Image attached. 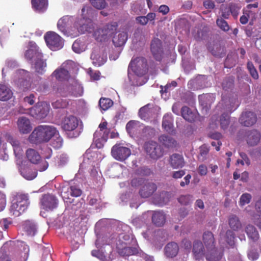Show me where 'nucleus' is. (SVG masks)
<instances>
[{"mask_svg": "<svg viewBox=\"0 0 261 261\" xmlns=\"http://www.w3.org/2000/svg\"><path fill=\"white\" fill-rule=\"evenodd\" d=\"M57 132L58 130L53 126L39 125L31 134L29 140L31 143L35 144L47 143Z\"/></svg>", "mask_w": 261, "mask_h": 261, "instance_id": "nucleus-1", "label": "nucleus"}, {"mask_svg": "<svg viewBox=\"0 0 261 261\" xmlns=\"http://www.w3.org/2000/svg\"><path fill=\"white\" fill-rule=\"evenodd\" d=\"M93 13V10L91 7L84 6L82 9L83 18L79 22L75 23L78 32L84 34L86 32L90 33L94 29V23L90 18Z\"/></svg>", "mask_w": 261, "mask_h": 261, "instance_id": "nucleus-2", "label": "nucleus"}, {"mask_svg": "<svg viewBox=\"0 0 261 261\" xmlns=\"http://www.w3.org/2000/svg\"><path fill=\"white\" fill-rule=\"evenodd\" d=\"M61 127L67 133L68 136L70 138H75L79 136L77 131H75L79 125V120L73 115L65 116L61 122Z\"/></svg>", "mask_w": 261, "mask_h": 261, "instance_id": "nucleus-3", "label": "nucleus"}, {"mask_svg": "<svg viewBox=\"0 0 261 261\" xmlns=\"http://www.w3.org/2000/svg\"><path fill=\"white\" fill-rule=\"evenodd\" d=\"M129 70H132L138 76L146 74L148 71L146 59L142 57L132 58L128 66V71Z\"/></svg>", "mask_w": 261, "mask_h": 261, "instance_id": "nucleus-4", "label": "nucleus"}, {"mask_svg": "<svg viewBox=\"0 0 261 261\" xmlns=\"http://www.w3.org/2000/svg\"><path fill=\"white\" fill-rule=\"evenodd\" d=\"M107 125L106 121L100 123L99 125V131H96L93 135L94 141L98 148L102 147L103 144L107 141L109 132Z\"/></svg>", "mask_w": 261, "mask_h": 261, "instance_id": "nucleus-5", "label": "nucleus"}, {"mask_svg": "<svg viewBox=\"0 0 261 261\" xmlns=\"http://www.w3.org/2000/svg\"><path fill=\"white\" fill-rule=\"evenodd\" d=\"M26 156L28 160L32 164H39L38 170L44 171L48 167V163L47 161L41 160L40 154L36 150L29 148L26 151Z\"/></svg>", "mask_w": 261, "mask_h": 261, "instance_id": "nucleus-6", "label": "nucleus"}, {"mask_svg": "<svg viewBox=\"0 0 261 261\" xmlns=\"http://www.w3.org/2000/svg\"><path fill=\"white\" fill-rule=\"evenodd\" d=\"M44 39L48 47L53 50L61 49L63 46L61 37L54 32H48L44 35Z\"/></svg>", "mask_w": 261, "mask_h": 261, "instance_id": "nucleus-7", "label": "nucleus"}, {"mask_svg": "<svg viewBox=\"0 0 261 261\" xmlns=\"http://www.w3.org/2000/svg\"><path fill=\"white\" fill-rule=\"evenodd\" d=\"M111 154L115 160L122 162L130 156L131 150L128 147L116 144L112 147Z\"/></svg>", "mask_w": 261, "mask_h": 261, "instance_id": "nucleus-8", "label": "nucleus"}, {"mask_svg": "<svg viewBox=\"0 0 261 261\" xmlns=\"http://www.w3.org/2000/svg\"><path fill=\"white\" fill-rule=\"evenodd\" d=\"M145 149L147 154L153 160H157L163 155L162 148L155 142L149 141L146 143Z\"/></svg>", "mask_w": 261, "mask_h": 261, "instance_id": "nucleus-9", "label": "nucleus"}, {"mask_svg": "<svg viewBox=\"0 0 261 261\" xmlns=\"http://www.w3.org/2000/svg\"><path fill=\"white\" fill-rule=\"evenodd\" d=\"M116 251L119 255L123 257L137 255L139 250L136 247L128 246L126 243L119 240L116 244Z\"/></svg>", "mask_w": 261, "mask_h": 261, "instance_id": "nucleus-10", "label": "nucleus"}, {"mask_svg": "<svg viewBox=\"0 0 261 261\" xmlns=\"http://www.w3.org/2000/svg\"><path fill=\"white\" fill-rule=\"evenodd\" d=\"M150 50L154 59L161 61L163 57L164 50L162 41L158 38H153L150 43Z\"/></svg>", "mask_w": 261, "mask_h": 261, "instance_id": "nucleus-11", "label": "nucleus"}, {"mask_svg": "<svg viewBox=\"0 0 261 261\" xmlns=\"http://www.w3.org/2000/svg\"><path fill=\"white\" fill-rule=\"evenodd\" d=\"M40 202L41 207L45 211H52L57 207L58 204L56 197L49 194L43 195Z\"/></svg>", "mask_w": 261, "mask_h": 261, "instance_id": "nucleus-12", "label": "nucleus"}, {"mask_svg": "<svg viewBox=\"0 0 261 261\" xmlns=\"http://www.w3.org/2000/svg\"><path fill=\"white\" fill-rule=\"evenodd\" d=\"M239 122L244 126H251L257 121L256 115L252 112L246 111L242 113L239 118Z\"/></svg>", "mask_w": 261, "mask_h": 261, "instance_id": "nucleus-13", "label": "nucleus"}, {"mask_svg": "<svg viewBox=\"0 0 261 261\" xmlns=\"http://www.w3.org/2000/svg\"><path fill=\"white\" fill-rule=\"evenodd\" d=\"M155 114L153 105L148 103L141 108L139 111L140 117L144 120H148L152 117Z\"/></svg>", "mask_w": 261, "mask_h": 261, "instance_id": "nucleus-14", "label": "nucleus"}, {"mask_svg": "<svg viewBox=\"0 0 261 261\" xmlns=\"http://www.w3.org/2000/svg\"><path fill=\"white\" fill-rule=\"evenodd\" d=\"M169 162L170 166L173 169L182 168L185 164L183 156L178 153L172 154L170 156Z\"/></svg>", "mask_w": 261, "mask_h": 261, "instance_id": "nucleus-15", "label": "nucleus"}, {"mask_svg": "<svg viewBox=\"0 0 261 261\" xmlns=\"http://www.w3.org/2000/svg\"><path fill=\"white\" fill-rule=\"evenodd\" d=\"M260 133L255 129L249 130L246 133V141L251 146L257 145L260 141Z\"/></svg>", "mask_w": 261, "mask_h": 261, "instance_id": "nucleus-16", "label": "nucleus"}, {"mask_svg": "<svg viewBox=\"0 0 261 261\" xmlns=\"http://www.w3.org/2000/svg\"><path fill=\"white\" fill-rule=\"evenodd\" d=\"M73 21V18L72 16H63L58 22L57 27L58 29L63 34H65L67 32V29L71 25Z\"/></svg>", "mask_w": 261, "mask_h": 261, "instance_id": "nucleus-17", "label": "nucleus"}, {"mask_svg": "<svg viewBox=\"0 0 261 261\" xmlns=\"http://www.w3.org/2000/svg\"><path fill=\"white\" fill-rule=\"evenodd\" d=\"M25 58L32 64L38 58L43 57L39 47L35 46L28 49L25 53Z\"/></svg>", "mask_w": 261, "mask_h": 261, "instance_id": "nucleus-18", "label": "nucleus"}, {"mask_svg": "<svg viewBox=\"0 0 261 261\" xmlns=\"http://www.w3.org/2000/svg\"><path fill=\"white\" fill-rule=\"evenodd\" d=\"M17 125L19 132L23 134L29 133L32 128L29 119L25 117L18 118Z\"/></svg>", "mask_w": 261, "mask_h": 261, "instance_id": "nucleus-19", "label": "nucleus"}, {"mask_svg": "<svg viewBox=\"0 0 261 261\" xmlns=\"http://www.w3.org/2000/svg\"><path fill=\"white\" fill-rule=\"evenodd\" d=\"M157 187L153 182H147L142 186L139 191L140 196L142 198H147L150 196L156 190Z\"/></svg>", "mask_w": 261, "mask_h": 261, "instance_id": "nucleus-20", "label": "nucleus"}, {"mask_svg": "<svg viewBox=\"0 0 261 261\" xmlns=\"http://www.w3.org/2000/svg\"><path fill=\"white\" fill-rule=\"evenodd\" d=\"M202 241L206 250H209L210 249L215 247V240L214 234L211 231H205L204 232Z\"/></svg>", "mask_w": 261, "mask_h": 261, "instance_id": "nucleus-21", "label": "nucleus"}, {"mask_svg": "<svg viewBox=\"0 0 261 261\" xmlns=\"http://www.w3.org/2000/svg\"><path fill=\"white\" fill-rule=\"evenodd\" d=\"M192 251L196 259L202 258L205 254L203 245L200 241L194 242Z\"/></svg>", "mask_w": 261, "mask_h": 261, "instance_id": "nucleus-22", "label": "nucleus"}, {"mask_svg": "<svg viewBox=\"0 0 261 261\" xmlns=\"http://www.w3.org/2000/svg\"><path fill=\"white\" fill-rule=\"evenodd\" d=\"M52 76L59 81L67 80L70 77V73L67 69L64 67L63 64L60 68L55 70L52 73Z\"/></svg>", "mask_w": 261, "mask_h": 261, "instance_id": "nucleus-23", "label": "nucleus"}, {"mask_svg": "<svg viewBox=\"0 0 261 261\" xmlns=\"http://www.w3.org/2000/svg\"><path fill=\"white\" fill-rule=\"evenodd\" d=\"M13 200L19 204V206L21 207L20 209H23L24 211L28 208L30 204L28 194H17L15 195Z\"/></svg>", "mask_w": 261, "mask_h": 261, "instance_id": "nucleus-24", "label": "nucleus"}, {"mask_svg": "<svg viewBox=\"0 0 261 261\" xmlns=\"http://www.w3.org/2000/svg\"><path fill=\"white\" fill-rule=\"evenodd\" d=\"M165 254L168 257H175L179 251L178 245L177 243L172 242L168 243L164 248Z\"/></svg>", "mask_w": 261, "mask_h": 261, "instance_id": "nucleus-25", "label": "nucleus"}, {"mask_svg": "<svg viewBox=\"0 0 261 261\" xmlns=\"http://www.w3.org/2000/svg\"><path fill=\"white\" fill-rule=\"evenodd\" d=\"M152 222L156 226H162L166 222L165 214L162 211H154L152 215Z\"/></svg>", "mask_w": 261, "mask_h": 261, "instance_id": "nucleus-26", "label": "nucleus"}, {"mask_svg": "<svg viewBox=\"0 0 261 261\" xmlns=\"http://www.w3.org/2000/svg\"><path fill=\"white\" fill-rule=\"evenodd\" d=\"M118 27V25L116 22H112L107 24L102 28L105 32L104 36L106 37L107 40L116 33Z\"/></svg>", "mask_w": 261, "mask_h": 261, "instance_id": "nucleus-27", "label": "nucleus"}, {"mask_svg": "<svg viewBox=\"0 0 261 261\" xmlns=\"http://www.w3.org/2000/svg\"><path fill=\"white\" fill-rule=\"evenodd\" d=\"M13 96L12 90L7 86L0 84V100L8 101Z\"/></svg>", "mask_w": 261, "mask_h": 261, "instance_id": "nucleus-28", "label": "nucleus"}, {"mask_svg": "<svg viewBox=\"0 0 261 261\" xmlns=\"http://www.w3.org/2000/svg\"><path fill=\"white\" fill-rule=\"evenodd\" d=\"M228 225L233 231H238L242 228V223L239 217L234 214L230 215L228 218Z\"/></svg>", "mask_w": 261, "mask_h": 261, "instance_id": "nucleus-29", "label": "nucleus"}, {"mask_svg": "<svg viewBox=\"0 0 261 261\" xmlns=\"http://www.w3.org/2000/svg\"><path fill=\"white\" fill-rule=\"evenodd\" d=\"M32 8L39 12L45 11L48 6V0H31Z\"/></svg>", "mask_w": 261, "mask_h": 261, "instance_id": "nucleus-30", "label": "nucleus"}, {"mask_svg": "<svg viewBox=\"0 0 261 261\" xmlns=\"http://www.w3.org/2000/svg\"><path fill=\"white\" fill-rule=\"evenodd\" d=\"M245 232L249 239L253 242L257 241L259 238L257 229L252 225H247L245 227Z\"/></svg>", "mask_w": 261, "mask_h": 261, "instance_id": "nucleus-31", "label": "nucleus"}, {"mask_svg": "<svg viewBox=\"0 0 261 261\" xmlns=\"http://www.w3.org/2000/svg\"><path fill=\"white\" fill-rule=\"evenodd\" d=\"M222 256V253L218 251L216 247L207 250L205 253L206 259L209 261H219Z\"/></svg>", "mask_w": 261, "mask_h": 261, "instance_id": "nucleus-32", "label": "nucleus"}, {"mask_svg": "<svg viewBox=\"0 0 261 261\" xmlns=\"http://www.w3.org/2000/svg\"><path fill=\"white\" fill-rule=\"evenodd\" d=\"M127 33L122 32L113 37V42L115 46L120 47L125 44L127 40Z\"/></svg>", "mask_w": 261, "mask_h": 261, "instance_id": "nucleus-33", "label": "nucleus"}, {"mask_svg": "<svg viewBox=\"0 0 261 261\" xmlns=\"http://www.w3.org/2000/svg\"><path fill=\"white\" fill-rule=\"evenodd\" d=\"M159 141L164 146L170 148L175 146L176 141L171 136L166 135H162L159 138Z\"/></svg>", "mask_w": 261, "mask_h": 261, "instance_id": "nucleus-34", "label": "nucleus"}, {"mask_svg": "<svg viewBox=\"0 0 261 261\" xmlns=\"http://www.w3.org/2000/svg\"><path fill=\"white\" fill-rule=\"evenodd\" d=\"M42 58L43 57L38 58L34 62V68L35 71L39 74H42L44 73L46 67V63Z\"/></svg>", "mask_w": 261, "mask_h": 261, "instance_id": "nucleus-35", "label": "nucleus"}, {"mask_svg": "<svg viewBox=\"0 0 261 261\" xmlns=\"http://www.w3.org/2000/svg\"><path fill=\"white\" fill-rule=\"evenodd\" d=\"M21 175L26 179L32 180L34 179L37 173L36 171H33V170L29 167L24 166L21 168L20 169Z\"/></svg>", "mask_w": 261, "mask_h": 261, "instance_id": "nucleus-36", "label": "nucleus"}, {"mask_svg": "<svg viewBox=\"0 0 261 261\" xmlns=\"http://www.w3.org/2000/svg\"><path fill=\"white\" fill-rule=\"evenodd\" d=\"M162 126L167 132L173 131V119L171 115L166 114L164 116L162 121Z\"/></svg>", "mask_w": 261, "mask_h": 261, "instance_id": "nucleus-37", "label": "nucleus"}, {"mask_svg": "<svg viewBox=\"0 0 261 261\" xmlns=\"http://www.w3.org/2000/svg\"><path fill=\"white\" fill-rule=\"evenodd\" d=\"M181 115L182 117L187 121L189 122H192L194 121L195 118V115L193 113L187 106H184L181 109Z\"/></svg>", "mask_w": 261, "mask_h": 261, "instance_id": "nucleus-38", "label": "nucleus"}, {"mask_svg": "<svg viewBox=\"0 0 261 261\" xmlns=\"http://www.w3.org/2000/svg\"><path fill=\"white\" fill-rule=\"evenodd\" d=\"M20 208L19 204L14 200H13L9 209L10 214L14 217L19 216L25 212L23 209L21 208L20 210Z\"/></svg>", "mask_w": 261, "mask_h": 261, "instance_id": "nucleus-39", "label": "nucleus"}, {"mask_svg": "<svg viewBox=\"0 0 261 261\" xmlns=\"http://www.w3.org/2000/svg\"><path fill=\"white\" fill-rule=\"evenodd\" d=\"M228 102L229 103L226 104L225 109L230 113L236 110L240 105V102L237 98H230Z\"/></svg>", "mask_w": 261, "mask_h": 261, "instance_id": "nucleus-40", "label": "nucleus"}, {"mask_svg": "<svg viewBox=\"0 0 261 261\" xmlns=\"http://www.w3.org/2000/svg\"><path fill=\"white\" fill-rule=\"evenodd\" d=\"M53 139L51 141L50 145L55 149H59L62 147L63 144V139L59 135L58 130L57 134L53 136Z\"/></svg>", "mask_w": 261, "mask_h": 261, "instance_id": "nucleus-41", "label": "nucleus"}, {"mask_svg": "<svg viewBox=\"0 0 261 261\" xmlns=\"http://www.w3.org/2000/svg\"><path fill=\"white\" fill-rule=\"evenodd\" d=\"M48 110L45 109L40 105H36L31 109V113H35L37 117L42 118L46 116L48 113Z\"/></svg>", "mask_w": 261, "mask_h": 261, "instance_id": "nucleus-42", "label": "nucleus"}, {"mask_svg": "<svg viewBox=\"0 0 261 261\" xmlns=\"http://www.w3.org/2000/svg\"><path fill=\"white\" fill-rule=\"evenodd\" d=\"M98 105L101 110L106 111L113 105V101L110 98L101 97L99 100Z\"/></svg>", "mask_w": 261, "mask_h": 261, "instance_id": "nucleus-43", "label": "nucleus"}, {"mask_svg": "<svg viewBox=\"0 0 261 261\" xmlns=\"http://www.w3.org/2000/svg\"><path fill=\"white\" fill-rule=\"evenodd\" d=\"M221 127L224 129H226L230 123V117L228 114L223 113L220 117L219 120Z\"/></svg>", "mask_w": 261, "mask_h": 261, "instance_id": "nucleus-44", "label": "nucleus"}, {"mask_svg": "<svg viewBox=\"0 0 261 261\" xmlns=\"http://www.w3.org/2000/svg\"><path fill=\"white\" fill-rule=\"evenodd\" d=\"M105 32L102 28L98 29L94 32L93 37L98 42H105L107 40L106 37L104 36Z\"/></svg>", "mask_w": 261, "mask_h": 261, "instance_id": "nucleus-45", "label": "nucleus"}, {"mask_svg": "<svg viewBox=\"0 0 261 261\" xmlns=\"http://www.w3.org/2000/svg\"><path fill=\"white\" fill-rule=\"evenodd\" d=\"M216 24L217 26L224 32H228L230 29V27L227 22L222 17H219L217 19Z\"/></svg>", "mask_w": 261, "mask_h": 261, "instance_id": "nucleus-46", "label": "nucleus"}, {"mask_svg": "<svg viewBox=\"0 0 261 261\" xmlns=\"http://www.w3.org/2000/svg\"><path fill=\"white\" fill-rule=\"evenodd\" d=\"M235 234L233 231L227 230L225 233V241L230 246L234 245Z\"/></svg>", "mask_w": 261, "mask_h": 261, "instance_id": "nucleus-47", "label": "nucleus"}, {"mask_svg": "<svg viewBox=\"0 0 261 261\" xmlns=\"http://www.w3.org/2000/svg\"><path fill=\"white\" fill-rule=\"evenodd\" d=\"M52 106L55 109H64L68 105V101L65 99H59L52 102Z\"/></svg>", "mask_w": 261, "mask_h": 261, "instance_id": "nucleus-48", "label": "nucleus"}, {"mask_svg": "<svg viewBox=\"0 0 261 261\" xmlns=\"http://www.w3.org/2000/svg\"><path fill=\"white\" fill-rule=\"evenodd\" d=\"M23 228L27 234L30 236L35 235L36 231V226L29 222H25Z\"/></svg>", "mask_w": 261, "mask_h": 261, "instance_id": "nucleus-49", "label": "nucleus"}, {"mask_svg": "<svg viewBox=\"0 0 261 261\" xmlns=\"http://www.w3.org/2000/svg\"><path fill=\"white\" fill-rule=\"evenodd\" d=\"M247 66L251 76L255 80L258 79V74L253 63L249 61L247 63Z\"/></svg>", "mask_w": 261, "mask_h": 261, "instance_id": "nucleus-50", "label": "nucleus"}, {"mask_svg": "<svg viewBox=\"0 0 261 261\" xmlns=\"http://www.w3.org/2000/svg\"><path fill=\"white\" fill-rule=\"evenodd\" d=\"M252 198V196L249 193L243 194L240 198L239 204L241 206L245 205V204H248Z\"/></svg>", "mask_w": 261, "mask_h": 261, "instance_id": "nucleus-51", "label": "nucleus"}, {"mask_svg": "<svg viewBox=\"0 0 261 261\" xmlns=\"http://www.w3.org/2000/svg\"><path fill=\"white\" fill-rule=\"evenodd\" d=\"M90 2L94 7L98 9H103L107 6L106 0H90Z\"/></svg>", "mask_w": 261, "mask_h": 261, "instance_id": "nucleus-52", "label": "nucleus"}, {"mask_svg": "<svg viewBox=\"0 0 261 261\" xmlns=\"http://www.w3.org/2000/svg\"><path fill=\"white\" fill-rule=\"evenodd\" d=\"M193 196L191 195H181L178 198V202L183 205H188L192 202Z\"/></svg>", "mask_w": 261, "mask_h": 261, "instance_id": "nucleus-53", "label": "nucleus"}, {"mask_svg": "<svg viewBox=\"0 0 261 261\" xmlns=\"http://www.w3.org/2000/svg\"><path fill=\"white\" fill-rule=\"evenodd\" d=\"M200 155L198 157L199 160L203 161L209 152V149L205 145H203L199 148Z\"/></svg>", "mask_w": 261, "mask_h": 261, "instance_id": "nucleus-54", "label": "nucleus"}, {"mask_svg": "<svg viewBox=\"0 0 261 261\" xmlns=\"http://www.w3.org/2000/svg\"><path fill=\"white\" fill-rule=\"evenodd\" d=\"M222 86L223 89L225 90H228V89H231L233 86V81L228 77L225 78L222 83Z\"/></svg>", "mask_w": 261, "mask_h": 261, "instance_id": "nucleus-55", "label": "nucleus"}, {"mask_svg": "<svg viewBox=\"0 0 261 261\" xmlns=\"http://www.w3.org/2000/svg\"><path fill=\"white\" fill-rule=\"evenodd\" d=\"M68 192L70 193V195L72 197H79L82 194L81 190L74 186H70L68 189Z\"/></svg>", "mask_w": 261, "mask_h": 261, "instance_id": "nucleus-56", "label": "nucleus"}, {"mask_svg": "<svg viewBox=\"0 0 261 261\" xmlns=\"http://www.w3.org/2000/svg\"><path fill=\"white\" fill-rule=\"evenodd\" d=\"M228 8L230 10V13L234 16H236L238 14V12L240 8L234 3H230Z\"/></svg>", "mask_w": 261, "mask_h": 261, "instance_id": "nucleus-57", "label": "nucleus"}, {"mask_svg": "<svg viewBox=\"0 0 261 261\" xmlns=\"http://www.w3.org/2000/svg\"><path fill=\"white\" fill-rule=\"evenodd\" d=\"M91 255L93 256L97 257L101 261H105L106 256L104 253L99 250H93L91 251Z\"/></svg>", "mask_w": 261, "mask_h": 261, "instance_id": "nucleus-58", "label": "nucleus"}, {"mask_svg": "<svg viewBox=\"0 0 261 261\" xmlns=\"http://www.w3.org/2000/svg\"><path fill=\"white\" fill-rule=\"evenodd\" d=\"M197 171L200 176H205L207 173V168L206 165L201 164L198 166Z\"/></svg>", "mask_w": 261, "mask_h": 261, "instance_id": "nucleus-59", "label": "nucleus"}, {"mask_svg": "<svg viewBox=\"0 0 261 261\" xmlns=\"http://www.w3.org/2000/svg\"><path fill=\"white\" fill-rule=\"evenodd\" d=\"M6 204V195L0 192V212L3 211Z\"/></svg>", "mask_w": 261, "mask_h": 261, "instance_id": "nucleus-60", "label": "nucleus"}, {"mask_svg": "<svg viewBox=\"0 0 261 261\" xmlns=\"http://www.w3.org/2000/svg\"><path fill=\"white\" fill-rule=\"evenodd\" d=\"M141 5L138 3L133 4L131 7L132 11L137 15H139L141 13Z\"/></svg>", "mask_w": 261, "mask_h": 261, "instance_id": "nucleus-61", "label": "nucleus"}, {"mask_svg": "<svg viewBox=\"0 0 261 261\" xmlns=\"http://www.w3.org/2000/svg\"><path fill=\"white\" fill-rule=\"evenodd\" d=\"M203 6L205 9L212 10L215 8V3L212 0H206L203 2Z\"/></svg>", "mask_w": 261, "mask_h": 261, "instance_id": "nucleus-62", "label": "nucleus"}, {"mask_svg": "<svg viewBox=\"0 0 261 261\" xmlns=\"http://www.w3.org/2000/svg\"><path fill=\"white\" fill-rule=\"evenodd\" d=\"M258 253L254 251L251 250L248 253V257L251 260H255L258 258Z\"/></svg>", "mask_w": 261, "mask_h": 261, "instance_id": "nucleus-63", "label": "nucleus"}, {"mask_svg": "<svg viewBox=\"0 0 261 261\" xmlns=\"http://www.w3.org/2000/svg\"><path fill=\"white\" fill-rule=\"evenodd\" d=\"M229 261H243L241 255L236 253L231 255L229 257Z\"/></svg>", "mask_w": 261, "mask_h": 261, "instance_id": "nucleus-64", "label": "nucleus"}]
</instances>
